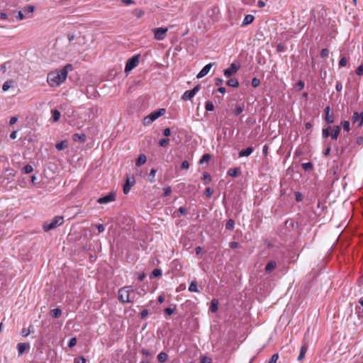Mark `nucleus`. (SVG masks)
<instances>
[{
  "mask_svg": "<svg viewBox=\"0 0 363 363\" xmlns=\"http://www.w3.org/2000/svg\"><path fill=\"white\" fill-rule=\"evenodd\" d=\"M162 276V270L160 269H155L152 270L151 277H160Z\"/></svg>",
  "mask_w": 363,
  "mask_h": 363,
  "instance_id": "f704fd0d",
  "label": "nucleus"
},
{
  "mask_svg": "<svg viewBox=\"0 0 363 363\" xmlns=\"http://www.w3.org/2000/svg\"><path fill=\"white\" fill-rule=\"evenodd\" d=\"M26 18V17L24 16L23 13L21 11H18V15L16 16V18L18 20L21 21L25 19Z\"/></svg>",
  "mask_w": 363,
  "mask_h": 363,
  "instance_id": "0e129e2a",
  "label": "nucleus"
},
{
  "mask_svg": "<svg viewBox=\"0 0 363 363\" xmlns=\"http://www.w3.org/2000/svg\"><path fill=\"white\" fill-rule=\"evenodd\" d=\"M86 359L81 356L74 359V363H86Z\"/></svg>",
  "mask_w": 363,
  "mask_h": 363,
  "instance_id": "3c124183",
  "label": "nucleus"
},
{
  "mask_svg": "<svg viewBox=\"0 0 363 363\" xmlns=\"http://www.w3.org/2000/svg\"><path fill=\"white\" fill-rule=\"evenodd\" d=\"M95 226L97 228L99 233H102L105 230V228L103 224H96Z\"/></svg>",
  "mask_w": 363,
  "mask_h": 363,
  "instance_id": "e2e57ef3",
  "label": "nucleus"
},
{
  "mask_svg": "<svg viewBox=\"0 0 363 363\" xmlns=\"http://www.w3.org/2000/svg\"><path fill=\"white\" fill-rule=\"evenodd\" d=\"M189 291L190 292H200V291L198 289L196 281H191L189 286Z\"/></svg>",
  "mask_w": 363,
  "mask_h": 363,
  "instance_id": "a878e982",
  "label": "nucleus"
},
{
  "mask_svg": "<svg viewBox=\"0 0 363 363\" xmlns=\"http://www.w3.org/2000/svg\"><path fill=\"white\" fill-rule=\"evenodd\" d=\"M352 122L353 123H357L358 126H361L363 123V112L359 113L357 112H354L353 116L352 117Z\"/></svg>",
  "mask_w": 363,
  "mask_h": 363,
  "instance_id": "9d476101",
  "label": "nucleus"
},
{
  "mask_svg": "<svg viewBox=\"0 0 363 363\" xmlns=\"http://www.w3.org/2000/svg\"><path fill=\"white\" fill-rule=\"evenodd\" d=\"M116 198V194L114 191H111L108 194L99 198L97 200V203L100 204L108 203L114 201Z\"/></svg>",
  "mask_w": 363,
  "mask_h": 363,
  "instance_id": "0eeeda50",
  "label": "nucleus"
},
{
  "mask_svg": "<svg viewBox=\"0 0 363 363\" xmlns=\"http://www.w3.org/2000/svg\"><path fill=\"white\" fill-rule=\"evenodd\" d=\"M218 300L213 298L211 302L210 311L211 313H216L218 311Z\"/></svg>",
  "mask_w": 363,
  "mask_h": 363,
  "instance_id": "5701e85b",
  "label": "nucleus"
},
{
  "mask_svg": "<svg viewBox=\"0 0 363 363\" xmlns=\"http://www.w3.org/2000/svg\"><path fill=\"white\" fill-rule=\"evenodd\" d=\"M205 108L206 111H213L214 109V105L212 101H207L206 102Z\"/></svg>",
  "mask_w": 363,
  "mask_h": 363,
  "instance_id": "7c9ffc66",
  "label": "nucleus"
},
{
  "mask_svg": "<svg viewBox=\"0 0 363 363\" xmlns=\"http://www.w3.org/2000/svg\"><path fill=\"white\" fill-rule=\"evenodd\" d=\"M77 344V338L76 337H72L69 342H68V347L72 348L74 346H75Z\"/></svg>",
  "mask_w": 363,
  "mask_h": 363,
  "instance_id": "de8ad7c7",
  "label": "nucleus"
},
{
  "mask_svg": "<svg viewBox=\"0 0 363 363\" xmlns=\"http://www.w3.org/2000/svg\"><path fill=\"white\" fill-rule=\"evenodd\" d=\"M175 310H176V306H174L173 308L168 307L164 309V313L169 315H171L174 313Z\"/></svg>",
  "mask_w": 363,
  "mask_h": 363,
  "instance_id": "a19ab883",
  "label": "nucleus"
},
{
  "mask_svg": "<svg viewBox=\"0 0 363 363\" xmlns=\"http://www.w3.org/2000/svg\"><path fill=\"white\" fill-rule=\"evenodd\" d=\"M62 315V311L59 308H55L52 311V317L58 318Z\"/></svg>",
  "mask_w": 363,
  "mask_h": 363,
  "instance_id": "cd10ccee",
  "label": "nucleus"
},
{
  "mask_svg": "<svg viewBox=\"0 0 363 363\" xmlns=\"http://www.w3.org/2000/svg\"><path fill=\"white\" fill-rule=\"evenodd\" d=\"M254 151V148L252 147H249L247 149L242 150L239 152V157H248L250 156Z\"/></svg>",
  "mask_w": 363,
  "mask_h": 363,
  "instance_id": "2eb2a0df",
  "label": "nucleus"
},
{
  "mask_svg": "<svg viewBox=\"0 0 363 363\" xmlns=\"http://www.w3.org/2000/svg\"><path fill=\"white\" fill-rule=\"evenodd\" d=\"M156 172H157V169H152L150 170V172L149 174V177H150L149 182H151V183L154 182Z\"/></svg>",
  "mask_w": 363,
  "mask_h": 363,
  "instance_id": "72a5a7b5",
  "label": "nucleus"
},
{
  "mask_svg": "<svg viewBox=\"0 0 363 363\" xmlns=\"http://www.w3.org/2000/svg\"><path fill=\"white\" fill-rule=\"evenodd\" d=\"M325 121L327 122V123H329V124L333 123L335 121L334 114L333 113L325 114Z\"/></svg>",
  "mask_w": 363,
  "mask_h": 363,
  "instance_id": "c85d7f7f",
  "label": "nucleus"
},
{
  "mask_svg": "<svg viewBox=\"0 0 363 363\" xmlns=\"http://www.w3.org/2000/svg\"><path fill=\"white\" fill-rule=\"evenodd\" d=\"M202 179L205 181L206 184L211 182V177L208 172H204Z\"/></svg>",
  "mask_w": 363,
  "mask_h": 363,
  "instance_id": "58836bf2",
  "label": "nucleus"
},
{
  "mask_svg": "<svg viewBox=\"0 0 363 363\" xmlns=\"http://www.w3.org/2000/svg\"><path fill=\"white\" fill-rule=\"evenodd\" d=\"M168 354L164 352H161L158 354L157 358L159 362L164 363L168 359Z\"/></svg>",
  "mask_w": 363,
  "mask_h": 363,
  "instance_id": "412c9836",
  "label": "nucleus"
},
{
  "mask_svg": "<svg viewBox=\"0 0 363 363\" xmlns=\"http://www.w3.org/2000/svg\"><path fill=\"white\" fill-rule=\"evenodd\" d=\"M213 189L210 187H208L205 189V195L207 196V197H210L212 194H213Z\"/></svg>",
  "mask_w": 363,
  "mask_h": 363,
  "instance_id": "4d7b16f0",
  "label": "nucleus"
},
{
  "mask_svg": "<svg viewBox=\"0 0 363 363\" xmlns=\"http://www.w3.org/2000/svg\"><path fill=\"white\" fill-rule=\"evenodd\" d=\"M135 184V180L133 177L131 178L127 177L125 184L123 185V191L125 194H128L130 190V188Z\"/></svg>",
  "mask_w": 363,
  "mask_h": 363,
  "instance_id": "1a4fd4ad",
  "label": "nucleus"
},
{
  "mask_svg": "<svg viewBox=\"0 0 363 363\" xmlns=\"http://www.w3.org/2000/svg\"><path fill=\"white\" fill-rule=\"evenodd\" d=\"M148 310L147 309H144L143 311H142V312L140 313V317L141 318L144 319L145 318L147 315H148Z\"/></svg>",
  "mask_w": 363,
  "mask_h": 363,
  "instance_id": "69168bd1",
  "label": "nucleus"
},
{
  "mask_svg": "<svg viewBox=\"0 0 363 363\" xmlns=\"http://www.w3.org/2000/svg\"><path fill=\"white\" fill-rule=\"evenodd\" d=\"M140 55H135L129 58L125 64V72L128 74L131 70L136 67L140 62Z\"/></svg>",
  "mask_w": 363,
  "mask_h": 363,
  "instance_id": "20e7f679",
  "label": "nucleus"
},
{
  "mask_svg": "<svg viewBox=\"0 0 363 363\" xmlns=\"http://www.w3.org/2000/svg\"><path fill=\"white\" fill-rule=\"evenodd\" d=\"M146 161H147L146 156L144 154H141L138 157V159H137V160L135 162V165L137 167H140L142 164H144L146 162Z\"/></svg>",
  "mask_w": 363,
  "mask_h": 363,
  "instance_id": "a211bd4d",
  "label": "nucleus"
},
{
  "mask_svg": "<svg viewBox=\"0 0 363 363\" xmlns=\"http://www.w3.org/2000/svg\"><path fill=\"white\" fill-rule=\"evenodd\" d=\"M356 74L359 76L363 75V64L359 65L356 69Z\"/></svg>",
  "mask_w": 363,
  "mask_h": 363,
  "instance_id": "603ef678",
  "label": "nucleus"
},
{
  "mask_svg": "<svg viewBox=\"0 0 363 363\" xmlns=\"http://www.w3.org/2000/svg\"><path fill=\"white\" fill-rule=\"evenodd\" d=\"M72 69V65H67L60 70L52 72L48 74L47 81L50 86H57L62 84L67 77L68 70Z\"/></svg>",
  "mask_w": 363,
  "mask_h": 363,
  "instance_id": "f257e3e1",
  "label": "nucleus"
},
{
  "mask_svg": "<svg viewBox=\"0 0 363 363\" xmlns=\"http://www.w3.org/2000/svg\"><path fill=\"white\" fill-rule=\"evenodd\" d=\"M356 143L359 145H363V137L362 136L357 137Z\"/></svg>",
  "mask_w": 363,
  "mask_h": 363,
  "instance_id": "774afa93",
  "label": "nucleus"
},
{
  "mask_svg": "<svg viewBox=\"0 0 363 363\" xmlns=\"http://www.w3.org/2000/svg\"><path fill=\"white\" fill-rule=\"evenodd\" d=\"M229 246L233 249H237L240 247V244L238 242L233 241L229 243Z\"/></svg>",
  "mask_w": 363,
  "mask_h": 363,
  "instance_id": "13d9d810",
  "label": "nucleus"
},
{
  "mask_svg": "<svg viewBox=\"0 0 363 363\" xmlns=\"http://www.w3.org/2000/svg\"><path fill=\"white\" fill-rule=\"evenodd\" d=\"M260 85V80L257 78V77H254L252 79V86L255 88L259 86Z\"/></svg>",
  "mask_w": 363,
  "mask_h": 363,
  "instance_id": "79ce46f5",
  "label": "nucleus"
},
{
  "mask_svg": "<svg viewBox=\"0 0 363 363\" xmlns=\"http://www.w3.org/2000/svg\"><path fill=\"white\" fill-rule=\"evenodd\" d=\"M67 147H68V143H67V140L60 141V143H57L55 145V148L57 150H62L67 148Z\"/></svg>",
  "mask_w": 363,
  "mask_h": 363,
  "instance_id": "b1692460",
  "label": "nucleus"
},
{
  "mask_svg": "<svg viewBox=\"0 0 363 363\" xmlns=\"http://www.w3.org/2000/svg\"><path fill=\"white\" fill-rule=\"evenodd\" d=\"M210 160H211V155L210 154H204L201 157L199 162L201 164L206 163V162H208Z\"/></svg>",
  "mask_w": 363,
  "mask_h": 363,
  "instance_id": "473e14b6",
  "label": "nucleus"
},
{
  "mask_svg": "<svg viewBox=\"0 0 363 363\" xmlns=\"http://www.w3.org/2000/svg\"><path fill=\"white\" fill-rule=\"evenodd\" d=\"M30 348L29 343L21 342L17 345L18 355H23Z\"/></svg>",
  "mask_w": 363,
  "mask_h": 363,
  "instance_id": "f8f14e48",
  "label": "nucleus"
},
{
  "mask_svg": "<svg viewBox=\"0 0 363 363\" xmlns=\"http://www.w3.org/2000/svg\"><path fill=\"white\" fill-rule=\"evenodd\" d=\"M201 85L198 84L195 86L192 89L186 91L182 96V99L186 101L191 100L196 94L200 90Z\"/></svg>",
  "mask_w": 363,
  "mask_h": 363,
  "instance_id": "423d86ee",
  "label": "nucleus"
},
{
  "mask_svg": "<svg viewBox=\"0 0 363 363\" xmlns=\"http://www.w3.org/2000/svg\"><path fill=\"white\" fill-rule=\"evenodd\" d=\"M133 292V289L130 286H124L118 291V299L123 303H133L130 298V293Z\"/></svg>",
  "mask_w": 363,
  "mask_h": 363,
  "instance_id": "f03ea898",
  "label": "nucleus"
},
{
  "mask_svg": "<svg viewBox=\"0 0 363 363\" xmlns=\"http://www.w3.org/2000/svg\"><path fill=\"white\" fill-rule=\"evenodd\" d=\"M201 363H212V359L208 357H202L201 358Z\"/></svg>",
  "mask_w": 363,
  "mask_h": 363,
  "instance_id": "864d4df0",
  "label": "nucleus"
},
{
  "mask_svg": "<svg viewBox=\"0 0 363 363\" xmlns=\"http://www.w3.org/2000/svg\"><path fill=\"white\" fill-rule=\"evenodd\" d=\"M11 83H12V81H10V80L5 82L2 86V90L4 91H8L9 89V88L11 87Z\"/></svg>",
  "mask_w": 363,
  "mask_h": 363,
  "instance_id": "e433bc0d",
  "label": "nucleus"
},
{
  "mask_svg": "<svg viewBox=\"0 0 363 363\" xmlns=\"http://www.w3.org/2000/svg\"><path fill=\"white\" fill-rule=\"evenodd\" d=\"M141 353L146 357H152L153 355V353L145 349H142Z\"/></svg>",
  "mask_w": 363,
  "mask_h": 363,
  "instance_id": "6e6d98bb",
  "label": "nucleus"
},
{
  "mask_svg": "<svg viewBox=\"0 0 363 363\" xmlns=\"http://www.w3.org/2000/svg\"><path fill=\"white\" fill-rule=\"evenodd\" d=\"M340 128L338 125H335L333 127L332 133H330V136L332 139L337 140L338 135L340 134Z\"/></svg>",
  "mask_w": 363,
  "mask_h": 363,
  "instance_id": "4be33fe9",
  "label": "nucleus"
},
{
  "mask_svg": "<svg viewBox=\"0 0 363 363\" xmlns=\"http://www.w3.org/2000/svg\"><path fill=\"white\" fill-rule=\"evenodd\" d=\"M240 172V169L238 167L230 168L228 169L227 174L230 177H236Z\"/></svg>",
  "mask_w": 363,
  "mask_h": 363,
  "instance_id": "aec40b11",
  "label": "nucleus"
},
{
  "mask_svg": "<svg viewBox=\"0 0 363 363\" xmlns=\"http://www.w3.org/2000/svg\"><path fill=\"white\" fill-rule=\"evenodd\" d=\"M169 140L168 138H163L160 140L159 145L161 147H165L169 143Z\"/></svg>",
  "mask_w": 363,
  "mask_h": 363,
  "instance_id": "8fccbe9b",
  "label": "nucleus"
},
{
  "mask_svg": "<svg viewBox=\"0 0 363 363\" xmlns=\"http://www.w3.org/2000/svg\"><path fill=\"white\" fill-rule=\"evenodd\" d=\"M330 126L326 128L323 129V131H322L323 138H326L330 135Z\"/></svg>",
  "mask_w": 363,
  "mask_h": 363,
  "instance_id": "4c0bfd02",
  "label": "nucleus"
},
{
  "mask_svg": "<svg viewBox=\"0 0 363 363\" xmlns=\"http://www.w3.org/2000/svg\"><path fill=\"white\" fill-rule=\"evenodd\" d=\"M86 135L84 133H74L72 135V140L75 142L84 143L86 140Z\"/></svg>",
  "mask_w": 363,
  "mask_h": 363,
  "instance_id": "4468645a",
  "label": "nucleus"
},
{
  "mask_svg": "<svg viewBox=\"0 0 363 363\" xmlns=\"http://www.w3.org/2000/svg\"><path fill=\"white\" fill-rule=\"evenodd\" d=\"M52 119L54 122H57L60 118V112L57 110L52 111Z\"/></svg>",
  "mask_w": 363,
  "mask_h": 363,
  "instance_id": "2f4dec72",
  "label": "nucleus"
},
{
  "mask_svg": "<svg viewBox=\"0 0 363 363\" xmlns=\"http://www.w3.org/2000/svg\"><path fill=\"white\" fill-rule=\"evenodd\" d=\"M295 196H296V200L298 202L301 201L303 200V195L300 193V192H295Z\"/></svg>",
  "mask_w": 363,
  "mask_h": 363,
  "instance_id": "052dcab7",
  "label": "nucleus"
},
{
  "mask_svg": "<svg viewBox=\"0 0 363 363\" xmlns=\"http://www.w3.org/2000/svg\"><path fill=\"white\" fill-rule=\"evenodd\" d=\"M278 359H279V354H273L272 356V357L269 360L268 363H277Z\"/></svg>",
  "mask_w": 363,
  "mask_h": 363,
  "instance_id": "09e8293b",
  "label": "nucleus"
},
{
  "mask_svg": "<svg viewBox=\"0 0 363 363\" xmlns=\"http://www.w3.org/2000/svg\"><path fill=\"white\" fill-rule=\"evenodd\" d=\"M239 69L240 65L233 62L230 65V67L224 70V76L228 78L233 74H235Z\"/></svg>",
  "mask_w": 363,
  "mask_h": 363,
  "instance_id": "6e6552de",
  "label": "nucleus"
},
{
  "mask_svg": "<svg viewBox=\"0 0 363 363\" xmlns=\"http://www.w3.org/2000/svg\"><path fill=\"white\" fill-rule=\"evenodd\" d=\"M296 86L298 88V90H301L304 88L305 84L303 81L300 80L296 84Z\"/></svg>",
  "mask_w": 363,
  "mask_h": 363,
  "instance_id": "338daca9",
  "label": "nucleus"
},
{
  "mask_svg": "<svg viewBox=\"0 0 363 363\" xmlns=\"http://www.w3.org/2000/svg\"><path fill=\"white\" fill-rule=\"evenodd\" d=\"M227 85L231 87H238L239 86V82L235 78H230L227 81Z\"/></svg>",
  "mask_w": 363,
  "mask_h": 363,
  "instance_id": "393cba45",
  "label": "nucleus"
},
{
  "mask_svg": "<svg viewBox=\"0 0 363 363\" xmlns=\"http://www.w3.org/2000/svg\"><path fill=\"white\" fill-rule=\"evenodd\" d=\"M167 31L168 28L163 27L153 29L155 39L157 40H163L167 36Z\"/></svg>",
  "mask_w": 363,
  "mask_h": 363,
  "instance_id": "39448f33",
  "label": "nucleus"
},
{
  "mask_svg": "<svg viewBox=\"0 0 363 363\" xmlns=\"http://www.w3.org/2000/svg\"><path fill=\"white\" fill-rule=\"evenodd\" d=\"M347 60L345 57H342L339 61V66L340 67L346 66Z\"/></svg>",
  "mask_w": 363,
  "mask_h": 363,
  "instance_id": "49530a36",
  "label": "nucleus"
},
{
  "mask_svg": "<svg viewBox=\"0 0 363 363\" xmlns=\"http://www.w3.org/2000/svg\"><path fill=\"white\" fill-rule=\"evenodd\" d=\"M172 192V189L170 186H167V187H165L164 188V194L163 196H169Z\"/></svg>",
  "mask_w": 363,
  "mask_h": 363,
  "instance_id": "5fc2aeb1",
  "label": "nucleus"
},
{
  "mask_svg": "<svg viewBox=\"0 0 363 363\" xmlns=\"http://www.w3.org/2000/svg\"><path fill=\"white\" fill-rule=\"evenodd\" d=\"M342 128L346 130H350V122L348 121H344L341 123Z\"/></svg>",
  "mask_w": 363,
  "mask_h": 363,
  "instance_id": "c03bdc74",
  "label": "nucleus"
},
{
  "mask_svg": "<svg viewBox=\"0 0 363 363\" xmlns=\"http://www.w3.org/2000/svg\"><path fill=\"white\" fill-rule=\"evenodd\" d=\"M254 20H255L254 16H252L251 14L246 15L245 17L244 18L242 23V26H247V25L252 23Z\"/></svg>",
  "mask_w": 363,
  "mask_h": 363,
  "instance_id": "dca6fc26",
  "label": "nucleus"
},
{
  "mask_svg": "<svg viewBox=\"0 0 363 363\" xmlns=\"http://www.w3.org/2000/svg\"><path fill=\"white\" fill-rule=\"evenodd\" d=\"M21 333L23 337H26L30 333V331L28 328H23Z\"/></svg>",
  "mask_w": 363,
  "mask_h": 363,
  "instance_id": "680f3d73",
  "label": "nucleus"
},
{
  "mask_svg": "<svg viewBox=\"0 0 363 363\" xmlns=\"http://www.w3.org/2000/svg\"><path fill=\"white\" fill-rule=\"evenodd\" d=\"M33 171V168L30 164H26L23 167V172L26 174H29V173L32 172Z\"/></svg>",
  "mask_w": 363,
  "mask_h": 363,
  "instance_id": "37998d69",
  "label": "nucleus"
},
{
  "mask_svg": "<svg viewBox=\"0 0 363 363\" xmlns=\"http://www.w3.org/2000/svg\"><path fill=\"white\" fill-rule=\"evenodd\" d=\"M329 50L327 48L322 49L320 51V57L322 58H326L328 57Z\"/></svg>",
  "mask_w": 363,
  "mask_h": 363,
  "instance_id": "a18cd8bd",
  "label": "nucleus"
},
{
  "mask_svg": "<svg viewBox=\"0 0 363 363\" xmlns=\"http://www.w3.org/2000/svg\"><path fill=\"white\" fill-rule=\"evenodd\" d=\"M189 167V163L187 160H184L182 162L181 164V168L183 169H187Z\"/></svg>",
  "mask_w": 363,
  "mask_h": 363,
  "instance_id": "bf43d9fd",
  "label": "nucleus"
},
{
  "mask_svg": "<svg viewBox=\"0 0 363 363\" xmlns=\"http://www.w3.org/2000/svg\"><path fill=\"white\" fill-rule=\"evenodd\" d=\"M213 65V63H209L205 65L203 69L199 72L196 77L198 79L202 78L205 77L211 70L212 66Z\"/></svg>",
  "mask_w": 363,
  "mask_h": 363,
  "instance_id": "9b49d317",
  "label": "nucleus"
},
{
  "mask_svg": "<svg viewBox=\"0 0 363 363\" xmlns=\"http://www.w3.org/2000/svg\"><path fill=\"white\" fill-rule=\"evenodd\" d=\"M307 350H308V347L306 344L303 345L300 349V352H299V355L297 358L298 361H301L305 355H306V353L307 352Z\"/></svg>",
  "mask_w": 363,
  "mask_h": 363,
  "instance_id": "f3484780",
  "label": "nucleus"
},
{
  "mask_svg": "<svg viewBox=\"0 0 363 363\" xmlns=\"http://www.w3.org/2000/svg\"><path fill=\"white\" fill-rule=\"evenodd\" d=\"M235 228V221L233 219H228L225 224V229L232 231Z\"/></svg>",
  "mask_w": 363,
  "mask_h": 363,
  "instance_id": "bb28decb",
  "label": "nucleus"
},
{
  "mask_svg": "<svg viewBox=\"0 0 363 363\" xmlns=\"http://www.w3.org/2000/svg\"><path fill=\"white\" fill-rule=\"evenodd\" d=\"M133 14L138 18H141L145 14V11L143 10L136 9L133 11Z\"/></svg>",
  "mask_w": 363,
  "mask_h": 363,
  "instance_id": "c9c22d12",
  "label": "nucleus"
},
{
  "mask_svg": "<svg viewBox=\"0 0 363 363\" xmlns=\"http://www.w3.org/2000/svg\"><path fill=\"white\" fill-rule=\"evenodd\" d=\"M276 267H277V262L275 261L272 260L267 264V265L265 267V272H271Z\"/></svg>",
  "mask_w": 363,
  "mask_h": 363,
  "instance_id": "6ab92c4d",
  "label": "nucleus"
},
{
  "mask_svg": "<svg viewBox=\"0 0 363 363\" xmlns=\"http://www.w3.org/2000/svg\"><path fill=\"white\" fill-rule=\"evenodd\" d=\"M301 167H302L303 169L308 172L313 169V165L311 162H308L303 163L301 164Z\"/></svg>",
  "mask_w": 363,
  "mask_h": 363,
  "instance_id": "c756f323",
  "label": "nucleus"
},
{
  "mask_svg": "<svg viewBox=\"0 0 363 363\" xmlns=\"http://www.w3.org/2000/svg\"><path fill=\"white\" fill-rule=\"evenodd\" d=\"M152 122H153V121H152V119L151 118V117L149 115L147 116L146 117H145L144 119H143V124L145 125H149Z\"/></svg>",
  "mask_w": 363,
  "mask_h": 363,
  "instance_id": "ea45409f",
  "label": "nucleus"
},
{
  "mask_svg": "<svg viewBox=\"0 0 363 363\" xmlns=\"http://www.w3.org/2000/svg\"><path fill=\"white\" fill-rule=\"evenodd\" d=\"M63 223L64 218L62 216H57L54 217L50 223H44L43 228L45 232H48L62 225Z\"/></svg>",
  "mask_w": 363,
  "mask_h": 363,
  "instance_id": "7ed1b4c3",
  "label": "nucleus"
},
{
  "mask_svg": "<svg viewBox=\"0 0 363 363\" xmlns=\"http://www.w3.org/2000/svg\"><path fill=\"white\" fill-rule=\"evenodd\" d=\"M166 112V110L164 108H160L158 110H156L153 112H152L150 114H149V116L151 117V118L152 119V121H155L156 119H157L159 117L163 116Z\"/></svg>",
  "mask_w": 363,
  "mask_h": 363,
  "instance_id": "ddd939ff",
  "label": "nucleus"
}]
</instances>
